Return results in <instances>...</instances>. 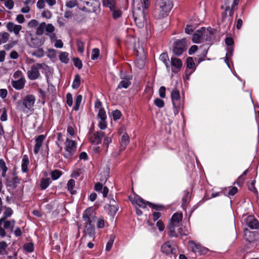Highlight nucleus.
<instances>
[{
    "label": "nucleus",
    "instance_id": "nucleus-38",
    "mask_svg": "<svg viewBox=\"0 0 259 259\" xmlns=\"http://www.w3.org/2000/svg\"><path fill=\"white\" fill-rule=\"evenodd\" d=\"M8 246L7 244L5 242H2L0 245V254L5 255L7 253L6 248Z\"/></svg>",
    "mask_w": 259,
    "mask_h": 259
},
{
    "label": "nucleus",
    "instance_id": "nucleus-37",
    "mask_svg": "<svg viewBox=\"0 0 259 259\" xmlns=\"http://www.w3.org/2000/svg\"><path fill=\"white\" fill-rule=\"evenodd\" d=\"M45 30L47 32V34L53 33L55 30V27L52 24H46L45 26Z\"/></svg>",
    "mask_w": 259,
    "mask_h": 259
},
{
    "label": "nucleus",
    "instance_id": "nucleus-35",
    "mask_svg": "<svg viewBox=\"0 0 259 259\" xmlns=\"http://www.w3.org/2000/svg\"><path fill=\"white\" fill-rule=\"evenodd\" d=\"M59 58L62 62L67 63L69 61L68 54L66 52H62L59 55Z\"/></svg>",
    "mask_w": 259,
    "mask_h": 259
},
{
    "label": "nucleus",
    "instance_id": "nucleus-41",
    "mask_svg": "<svg viewBox=\"0 0 259 259\" xmlns=\"http://www.w3.org/2000/svg\"><path fill=\"white\" fill-rule=\"evenodd\" d=\"M98 126L101 130H105L107 127L106 119H99Z\"/></svg>",
    "mask_w": 259,
    "mask_h": 259
},
{
    "label": "nucleus",
    "instance_id": "nucleus-5",
    "mask_svg": "<svg viewBox=\"0 0 259 259\" xmlns=\"http://www.w3.org/2000/svg\"><path fill=\"white\" fill-rule=\"evenodd\" d=\"M171 98L174 107V112L175 115L179 113L180 109L183 107V101L180 99L179 92L175 89L171 93Z\"/></svg>",
    "mask_w": 259,
    "mask_h": 259
},
{
    "label": "nucleus",
    "instance_id": "nucleus-46",
    "mask_svg": "<svg viewBox=\"0 0 259 259\" xmlns=\"http://www.w3.org/2000/svg\"><path fill=\"white\" fill-rule=\"evenodd\" d=\"M17 44V41L14 40L10 41L8 44L5 45L4 46V48L6 50H9L11 48H12L15 45H16Z\"/></svg>",
    "mask_w": 259,
    "mask_h": 259
},
{
    "label": "nucleus",
    "instance_id": "nucleus-54",
    "mask_svg": "<svg viewBox=\"0 0 259 259\" xmlns=\"http://www.w3.org/2000/svg\"><path fill=\"white\" fill-rule=\"evenodd\" d=\"M24 248L25 250L31 252L33 251V244L31 243L25 244L24 245Z\"/></svg>",
    "mask_w": 259,
    "mask_h": 259
},
{
    "label": "nucleus",
    "instance_id": "nucleus-28",
    "mask_svg": "<svg viewBox=\"0 0 259 259\" xmlns=\"http://www.w3.org/2000/svg\"><path fill=\"white\" fill-rule=\"evenodd\" d=\"M36 66L39 69H42V72L46 74L52 71V69L45 63H36Z\"/></svg>",
    "mask_w": 259,
    "mask_h": 259
},
{
    "label": "nucleus",
    "instance_id": "nucleus-15",
    "mask_svg": "<svg viewBox=\"0 0 259 259\" xmlns=\"http://www.w3.org/2000/svg\"><path fill=\"white\" fill-rule=\"evenodd\" d=\"M245 222L247 226L251 229H257L258 227L257 220L251 215L247 217Z\"/></svg>",
    "mask_w": 259,
    "mask_h": 259
},
{
    "label": "nucleus",
    "instance_id": "nucleus-47",
    "mask_svg": "<svg viewBox=\"0 0 259 259\" xmlns=\"http://www.w3.org/2000/svg\"><path fill=\"white\" fill-rule=\"evenodd\" d=\"M33 55L38 58L42 57L44 55V51L42 49H39L33 53Z\"/></svg>",
    "mask_w": 259,
    "mask_h": 259
},
{
    "label": "nucleus",
    "instance_id": "nucleus-45",
    "mask_svg": "<svg viewBox=\"0 0 259 259\" xmlns=\"http://www.w3.org/2000/svg\"><path fill=\"white\" fill-rule=\"evenodd\" d=\"M77 5L76 0H70L66 2V6L68 8H72Z\"/></svg>",
    "mask_w": 259,
    "mask_h": 259
},
{
    "label": "nucleus",
    "instance_id": "nucleus-55",
    "mask_svg": "<svg viewBox=\"0 0 259 259\" xmlns=\"http://www.w3.org/2000/svg\"><path fill=\"white\" fill-rule=\"evenodd\" d=\"M38 21L35 19L30 20L27 24L29 28H33L35 27L38 25Z\"/></svg>",
    "mask_w": 259,
    "mask_h": 259
},
{
    "label": "nucleus",
    "instance_id": "nucleus-24",
    "mask_svg": "<svg viewBox=\"0 0 259 259\" xmlns=\"http://www.w3.org/2000/svg\"><path fill=\"white\" fill-rule=\"evenodd\" d=\"M121 79H122V80L119 82L117 89H127L131 84L130 78H122L121 77Z\"/></svg>",
    "mask_w": 259,
    "mask_h": 259
},
{
    "label": "nucleus",
    "instance_id": "nucleus-18",
    "mask_svg": "<svg viewBox=\"0 0 259 259\" xmlns=\"http://www.w3.org/2000/svg\"><path fill=\"white\" fill-rule=\"evenodd\" d=\"M203 40V31L201 28L197 30L193 35L192 40L193 42L196 44L200 43Z\"/></svg>",
    "mask_w": 259,
    "mask_h": 259
},
{
    "label": "nucleus",
    "instance_id": "nucleus-57",
    "mask_svg": "<svg viewBox=\"0 0 259 259\" xmlns=\"http://www.w3.org/2000/svg\"><path fill=\"white\" fill-rule=\"evenodd\" d=\"M41 16L47 19H50L52 17V15L50 11L45 10L42 12Z\"/></svg>",
    "mask_w": 259,
    "mask_h": 259
},
{
    "label": "nucleus",
    "instance_id": "nucleus-17",
    "mask_svg": "<svg viewBox=\"0 0 259 259\" xmlns=\"http://www.w3.org/2000/svg\"><path fill=\"white\" fill-rule=\"evenodd\" d=\"M25 83V79H19L16 80H12L11 81L12 87L17 90L22 89L24 87Z\"/></svg>",
    "mask_w": 259,
    "mask_h": 259
},
{
    "label": "nucleus",
    "instance_id": "nucleus-63",
    "mask_svg": "<svg viewBox=\"0 0 259 259\" xmlns=\"http://www.w3.org/2000/svg\"><path fill=\"white\" fill-rule=\"evenodd\" d=\"M16 180H13L12 181H9L7 182V186L11 187L12 189L15 188L17 186Z\"/></svg>",
    "mask_w": 259,
    "mask_h": 259
},
{
    "label": "nucleus",
    "instance_id": "nucleus-19",
    "mask_svg": "<svg viewBox=\"0 0 259 259\" xmlns=\"http://www.w3.org/2000/svg\"><path fill=\"white\" fill-rule=\"evenodd\" d=\"M129 143V137L126 133L123 134L120 141V150H124Z\"/></svg>",
    "mask_w": 259,
    "mask_h": 259
},
{
    "label": "nucleus",
    "instance_id": "nucleus-8",
    "mask_svg": "<svg viewBox=\"0 0 259 259\" xmlns=\"http://www.w3.org/2000/svg\"><path fill=\"white\" fill-rule=\"evenodd\" d=\"M172 243L170 241H167L163 243L161 246V251L166 254H175L176 253V249L172 246Z\"/></svg>",
    "mask_w": 259,
    "mask_h": 259
},
{
    "label": "nucleus",
    "instance_id": "nucleus-11",
    "mask_svg": "<svg viewBox=\"0 0 259 259\" xmlns=\"http://www.w3.org/2000/svg\"><path fill=\"white\" fill-rule=\"evenodd\" d=\"M95 108L96 112H98L97 117L98 119L107 118L106 112L102 108V103L100 100H97L96 101L95 103Z\"/></svg>",
    "mask_w": 259,
    "mask_h": 259
},
{
    "label": "nucleus",
    "instance_id": "nucleus-36",
    "mask_svg": "<svg viewBox=\"0 0 259 259\" xmlns=\"http://www.w3.org/2000/svg\"><path fill=\"white\" fill-rule=\"evenodd\" d=\"M103 4L104 6L109 7L111 10H113L114 6L113 0H103Z\"/></svg>",
    "mask_w": 259,
    "mask_h": 259
},
{
    "label": "nucleus",
    "instance_id": "nucleus-2",
    "mask_svg": "<svg viewBox=\"0 0 259 259\" xmlns=\"http://www.w3.org/2000/svg\"><path fill=\"white\" fill-rule=\"evenodd\" d=\"M173 7L171 0H157L155 3L154 15L157 19L167 16Z\"/></svg>",
    "mask_w": 259,
    "mask_h": 259
},
{
    "label": "nucleus",
    "instance_id": "nucleus-42",
    "mask_svg": "<svg viewBox=\"0 0 259 259\" xmlns=\"http://www.w3.org/2000/svg\"><path fill=\"white\" fill-rule=\"evenodd\" d=\"M77 50L79 52L82 53L84 51V44L83 41L77 40H76Z\"/></svg>",
    "mask_w": 259,
    "mask_h": 259
},
{
    "label": "nucleus",
    "instance_id": "nucleus-12",
    "mask_svg": "<svg viewBox=\"0 0 259 259\" xmlns=\"http://www.w3.org/2000/svg\"><path fill=\"white\" fill-rule=\"evenodd\" d=\"M39 68L36 66V64L33 65L30 70L28 71V78L31 80H34L39 77L40 73L38 71Z\"/></svg>",
    "mask_w": 259,
    "mask_h": 259
},
{
    "label": "nucleus",
    "instance_id": "nucleus-9",
    "mask_svg": "<svg viewBox=\"0 0 259 259\" xmlns=\"http://www.w3.org/2000/svg\"><path fill=\"white\" fill-rule=\"evenodd\" d=\"M6 28L10 32L14 33L16 36H20V31L22 29V26L12 22H9L7 23Z\"/></svg>",
    "mask_w": 259,
    "mask_h": 259
},
{
    "label": "nucleus",
    "instance_id": "nucleus-26",
    "mask_svg": "<svg viewBox=\"0 0 259 259\" xmlns=\"http://www.w3.org/2000/svg\"><path fill=\"white\" fill-rule=\"evenodd\" d=\"M3 219L4 221L2 222V225H3L4 228L6 229H10L12 230L15 224V221H6V219Z\"/></svg>",
    "mask_w": 259,
    "mask_h": 259
},
{
    "label": "nucleus",
    "instance_id": "nucleus-16",
    "mask_svg": "<svg viewBox=\"0 0 259 259\" xmlns=\"http://www.w3.org/2000/svg\"><path fill=\"white\" fill-rule=\"evenodd\" d=\"M45 139V136L43 135H39L35 138V144L34 147V152L35 154H37L39 152L42 143Z\"/></svg>",
    "mask_w": 259,
    "mask_h": 259
},
{
    "label": "nucleus",
    "instance_id": "nucleus-30",
    "mask_svg": "<svg viewBox=\"0 0 259 259\" xmlns=\"http://www.w3.org/2000/svg\"><path fill=\"white\" fill-rule=\"evenodd\" d=\"M10 34L7 32H0V45L6 42L10 38Z\"/></svg>",
    "mask_w": 259,
    "mask_h": 259
},
{
    "label": "nucleus",
    "instance_id": "nucleus-21",
    "mask_svg": "<svg viewBox=\"0 0 259 259\" xmlns=\"http://www.w3.org/2000/svg\"><path fill=\"white\" fill-rule=\"evenodd\" d=\"M109 207V211L111 215L115 214L118 210L117 205L113 199L110 201Z\"/></svg>",
    "mask_w": 259,
    "mask_h": 259
},
{
    "label": "nucleus",
    "instance_id": "nucleus-60",
    "mask_svg": "<svg viewBox=\"0 0 259 259\" xmlns=\"http://www.w3.org/2000/svg\"><path fill=\"white\" fill-rule=\"evenodd\" d=\"M13 211L10 208H6L5 211L4 213V218L3 219H6V218L10 217L12 214Z\"/></svg>",
    "mask_w": 259,
    "mask_h": 259
},
{
    "label": "nucleus",
    "instance_id": "nucleus-40",
    "mask_svg": "<svg viewBox=\"0 0 259 259\" xmlns=\"http://www.w3.org/2000/svg\"><path fill=\"white\" fill-rule=\"evenodd\" d=\"M74 186H75V181L72 179L69 180L67 183V188H68V190L72 194L74 193V192L73 191V189Z\"/></svg>",
    "mask_w": 259,
    "mask_h": 259
},
{
    "label": "nucleus",
    "instance_id": "nucleus-3",
    "mask_svg": "<svg viewBox=\"0 0 259 259\" xmlns=\"http://www.w3.org/2000/svg\"><path fill=\"white\" fill-rule=\"evenodd\" d=\"M82 217L86 222L84 229L85 236L89 235L91 237H94L95 234V227L92 223L95 221L96 217L93 214V209L88 208L85 209L82 214Z\"/></svg>",
    "mask_w": 259,
    "mask_h": 259
},
{
    "label": "nucleus",
    "instance_id": "nucleus-31",
    "mask_svg": "<svg viewBox=\"0 0 259 259\" xmlns=\"http://www.w3.org/2000/svg\"><path fill=\"white\" fill-rule=\"evenodd\" d=\"M80 84V77L78 74L75 76L74 80L72 83V87L74 89H76L79 88Z\"/></svg>",
    "mask_w": 259,
    "mask_h": 259
},
{
    "label": "nucleus",
    "instance_id": "nucleus-10",
    "mask_svg": "<svg viewBox=\"0 0 259 259\" xmlns=\"http://www.w3.org/2000/svg\"><path fill=\"white\" fill-rule=\"evenodd\" d=\"M186 45V40L185 39H183L177 42L173 50L174 54L177 56L181 55L185 50Z\"/></svg>",
    "mask_w": 259,
    "mask_h": 259
},
{
    "label": "nucleus",
    "instance_id": "nucleus-34",
    "mask_svg": "<svg viewBox=\"0 0 259 259\" xmlns=\"http://www.w3.org/2000/svg\"><path fill=\"white\" fill-rule=\"evenodd\" d=\"M50 184V179L49 178H45L42 179L40 181V186L41 189L42 190L46 189Z\"/></svg>",
    "mask_w": 259,
    "mask_h": 259
},
{
    "label": "nucleus",
    "instance_id": "nucleus-43",
    "mask_svg": "<svg viewBox=\"0 0 259 259\" xmlns=\"http://www.w3.org/2000/svg\"><path fill=\"white\" fill-rule=\"evenodd\" d=\"M62 175V172L59 170H55L51 173V177L54 180L58 179Z\"/></svg>",
    "mask_w": 259,
    "mask_h": 259
},
{
    "label": "nucleus",
    "instance_id": "nucleus-49",
    "mask_svg": "<svg viewBox=\"0 0 259 259\" xmlns=\"http://www.w3.org/2000/svg\"><path fill=\"white\" fill-rule=\"evenodd\" d=\"M99 55V50L98 49H94L92 52L91 59L95 60L97 59Z\"/></svg>",
    "mask_w": 259,
    "mask_h": 259
},
{
    "label": "nucleus",
    "instance_id": "nucleus-44",
    "mask_svg": "<svg viewBox=\"0 0 259 259\" xmlns=\"http://www.w3.org/2000/svg\"><path fill=\"white\" fill-rule=\"evenodd\" d=\"M0 168L3 171L2 176H4L7 170V168L6 167L5 161L2 159H0Z\"/></svg>",
    "mask_w": 259,
    "mask_h": 259
},
{
    "label": "nucleus",
    "instance_id": "nucleus-13",
    "mask_svg": "<svg viewBox=\"0 0 259 259\" xmlns=\"http://www.w3.org/2000/svg\"><path fill=\"white\" fill-rule=\"evenodd\" d=\"M189 244L192 250L196 253H205L207 249L199 244H196L194 241H189Z\"/></svg>",
    "mask_w": 259,
    "mask_h": 259
},
{
    "label": "nucleus",
    "instance_id": "nucleus-27",
    "mask_svg": "<svg viewBox=\"0 0 259 259\" xmlns=\"http://www.w3.org/2000/svg\"><path fill=\"white\" fill-rule=\"evenodd\" d=\"M183 215L182 213L177 212L173 214L170 222L174 224H178L182 220Z\"/></svg>",
    "mask_w": 259,
    "mask_h": 259
},
{
    "label": "nucleus",
    "instance_id": "nucleus-51",
    "mask_svg": "<svg viewBox=\"0 0 259 259\" xmlns=\"http://www.w3.org/2000/svg\"><path fill=\"white\" fill-rule=\"evenodd\" d=\"M112 135L110 133L107 134V136L105 137L104 140V144L106 145L107 147L108 145L111 142Z\"/></svg>",
    "mask_w": 259,
    "mask_h": 259
},
{
    "label": "nucleus",
    "instance_id": "nucleus-32",
    "mask_svg": "<svg viewBox=\"0 0 259 259\" xmlns=\"http://www.w3.org/2000/svg\"><path fill=\"white\" fill-rule=\"evenodd\" d=\"M159 59L165 64L167 68H169L168 66L169 58L167 54H161L159 57Z\"/></svg>",
    "mask_w": 259,
    "mask_h": 259
},
{
    "label": "nucleus",
    "instance_id": "nucleus-14",
    "mask_svg": "<svg viewBox=\"0 0 259 259\" xmlns=\"http://www.w3.org/2000/svg\"><path fill=\"white\" fill-rule=\"evenodd\" d=\"M105 133L103 132H97L95 133L91 137V142L96 144L101 143L102 138L104 137Z\"/></svg>",
    "mask_w": 259,
    "mask_h": 259
},
{
    "label": "nucleus",
    "instance_id": "nucleus-29",
    "mask_svg": "<svg viewBox=\"0 0 259 259\" xmlns=\"http://www.w3.org/2000/svg\"><path fill=\"white\" fill-rule=\"evenodd\" d=\"M171 63L173 67L176 69H180L182 66V63L180 59L173 58H171Z\"/></svg>",
    "mask_w": 259,
    "mask_h": 259
},
{
    "label": "nucleus",
    "instance_id": "nucleus-59",
    "mask_svg": "<svg viewBox=\"0 0 259 259\" xmlns=\"http://www.w3.org/2000/svg\"><path fill=\"white\" fill-rule=\"evenodd\" d=\"M67 104L69 106H71L72 105L73 99L71 94L68 93L66 95Z\"/></svg>",
    "mask_w": 259,
    "mask_h": 259
},
{
    "label": "nucleus",
    "instance_id": "nucleus-50",
    "mask_svg": "<svg viewBox=\"0 0 259 259\" xmlns=\"http://www.w3.org/2000/svg\"><path fill=\"white\" fill-rule=\"evenodd\" d=\"M5 6L9 10H11L13 8L14 4L12 0H7L5 1Z\"/></svg>",
    "mask_w": 259,
    "mask_h": 259
},
{
    "label": "nucleus",
    "instance_id": "nucleus-48",
    "mask_svg": "<svg viewBox=\"0 0 259 259\" xmlns=\"http://www.w3.org/2000/svg\"><path fill=\"white\" fill-rule=\"evenodd\" d=\"M13 77L16 79H25L22 72L20 70L16 71L14 73Z\"/></svg>",
    "mask_w": 259,
    "mask_h": 259
},
{
    "label": "nucleus",
    "instance_id": "nucleus-33",
    "mask_svg": "<svg viewBox=\"0 0 259 259\" xmlns=\"http://www.w3.org/2000/svg\"><path fill=\"white\" fill-rule=\"evenodd\" d=\"M45 22L41 23L37 27V29L36 30V34L38 35L42 34V33L44 32V30H45Z\"/></svg>",
    "mask_w": 259,
    "mask_h": 259
},
{
    "label": "nucleus",
    "instance_id": "nucleus-25",
    "mask_svg": "<svg viewBox=\"0 0 259 259\" xmlns=\"http://www.w3.org/2000/svg\"><path fill=\"white\" fill-rule=\"evenodd\" d=\"M133 203H136L139 207L142 208H145L146 206V204L144 200L140 197L139 196H136L134 198V200L132 201Z\"/></svg>",
    "mask_w": 259,
    "mask_h": 259
},
{
    "label": "nucleus",
    "instance_id": "nucleus-6",
    "mask_svg": "<svg viewBox=\"0 0 259 259\" xmlns=\"http://www.w3.org/2000/svg\"><path fill=\"white\" fill-rule=\"evenodd\" d=\"M65 146L64 156L66 158H70L76 151V143L75 141L67 138L65 142Z\"/></svg>",
    "mask_w": 259,
    "mask_h": 259
},
{
    "label": "nucleus",
    "instance_id": "nucleus-61",
    "mask_svg": "<svg viewBox=\"0 0 259 259\" xmlns=\"http://www.w3.org/2000/svg\"><path fill=\"white\" fill-rule=\"evenodd\" d=\"M105 222L103 219L100 218L97 222V227L98 228H103L104 227Z\"/></svg>",
    "mask_w": 259,
    "mask_h": 259
},
{
    "label": "nucleus",
    "instance_id": "nucleus-4",
    "mask_svg": "<svg viewBox=\"0 0 259 259\" xmlns=\"http://www.w3.org/2000/svg\"><path fill=\"white\" fill-rule=\"evenodd\" d=\"M35 102V98L33 95H27L24 97L22 102L17 103L18 109L24 113L31 112Z\"/></svg>",
    "mask_w": 259,
    "mask_h": 259
},
{
    "label": "nucleus",
    "instance_id": "nucleus-64",
    "mask_svg": "<svg viewBox=\"0 0 259 259\" xmlns=\"http://www.w3.org/2000/svg\"><path fill=\"white\" fill-rule=\"evenodd\" d=\"M156 226L160 231H163L165 228V226L161 220H159L157 222Z\"/></svg>",
    "mask_w": 259,
    "mask_h": 259
},
{
    "label": "nucleus",
    "instance_id": "nucleus-1",
    "mask_svg": "<svg viewBox=\"0 0 259 259\" xmlns=\"http://www.w3.org/2000/svg\"><path fill=\"white\" fill-rule=\"evenodd\" d=\"M150 0L133 1V16L136 25L142 28L144 26L145 22V10L148 8L150 5Z\"/></svg>",
    "mask_w": 259,
    "mask_h": 259
},
{
    "label": "nucleus",
    "instance_id": "nucleus-62",
    "mask_svg": "<svg viewBox=\"0 0 259 259\" xmlns=\"http://www.w3.org/2000/svg\"><path fill=\"white\" fill-rule=\"evenodd\" d=\"M16 20L19 23H23L25 22V18L23 15L22 14H19L16 16Z\"/></svg>",
    "mask_w": 259,
    "mask_h": 259
},
{
    "label": "nucleus",
    "instance_id": "nucleus-23",
    "mask_svg": "<svg viewBox=\"0 0 259 259\" xmlns=\"http://www.w3.org/2000/svg\"><path fill=\"white\" fill-rule=\"evenodd\" d=\"M176 227V224H174V223L170 222L168 227V235L170 237H177L178 234L175 231V228Z\"/></svg>",
    "mask_w": 259,
    "mask_h": 259
},
{
    "label": "nucleus",
    "instance_id": "nucleus-56",
    "mask_svg": "<svg viewBox=\"0 0 259 259\" xmlns=\"http://www.w3.org/2000/svg\"><path fill=\"white\" fill-rule=\"evenodd\" d=\"M113 242H114L113 239L110 238L109 240V241H108V242L106 244V250L107 251H109L111 250L112 246L113 245Z\"/></svg>",
    "mask_w": 259,
    "mask_h": 259
},
{
    "label": "nucleus",
    "instance_id": "nucleus-52",
    "mask_svg": "<svg viewBox=\"0 0 259 259\" xmlns=\"http://www.w3.org/2000/svg\"><path fill=\"white\" fill-rule=\"evenodd\" d=\"M155 105L159 108H162L164 106V102L162 100L160 99H156L154 100Z\"/></svg>",
    "mask_w": 259,
    "mask_h": 259
},
{
    "label": "nucleus",
    "instance_id": "nucleus-20",
    "mask_svg": "<svg viewBox=\"0 0 259 259\" xmlns=\"http://www.w3.org/2000/svg\"><path fill=\"white\" fill-rule=\"evenodd\" d=\"M28 157L26 155H24L23 156L22 163H21V168L22 170L24 172H26L28 171V165L29 164Z\"/></svg>",
    "mask_w": 259,
    "mask_h": 259
},
{
    "label": "nucleus",
    "instance_id": "nucleus-22",
    "mask_svg": "<svg viewBox=\"0 0 259 259\" xmlns=\"http://www.w3.org/2000/svg\"><path fill=\"white\" fill-rule=\"evenodd\" d=\"M202 31H203V40H209L211 38V35L212 34V30L211 28H201Z\"/></svg>",
    "mask_w": 259,
    "mask_h": 259
},
{
    "label": "nucleus",
    "instance_id": "nucleus-53",
    "mask_svg": "<svg viewBox=\"0 0 259 259\" xmlns=\"http://www.w3.org/2000/svg\"><path fill=\"white\" fill-rule=\"evenodd\" d=\"M112 115L113 118L114 120L119 119L121 115L120 111L118 110L114 111L112 113Z\"/></svg>",
    "mask_w": 259,
    "mask_h": 259
},
{
    "label": "nucleus",
    "instance_id": "nucleus-7",
    "mask_svg": "<svg viewBox=\"0 0 259 259\" xmlns=\"http://www.w3.org/2000/svg\"><path fill=\"white\" fill-rule=\"evenodd\" d=\"M135 54L137 56V65L139 68H142L144 65V60L145 59L146 53L142 46L135 48Z\"/></svg>",
    "mask_w": 259,
    "mask_h": 259
},
{
    "label": "nucleus",
    "instance_id": "nucleus-58",
    "mask_svg": "<svg viewBox=\"0 0 259 259\" xmlns=\"http://www.w3.org/2000/svg\"><path fill=\"white\" fill-rule=\"evenodd\" d=\"M187 67L189 68H193L195 65L194 61L191 57H189L187 59Z\"/></svg>",
    "mask_w": 259,
    "mask_h": 259
},
{
    "label": "nucleus",
    "instance_id": "nucleus-39",
    "mask_svg": "<svg viewBox=\"0 0 259 259\" xmlns=\"http://www.w3.org/2000/svg\"><path fill=\"white\" fill-rule=\"evenodd\" d=\"M82 96L79 95H78L76 98V99H75V106L74 107V109L75 110V111H77L78 110V108H79V105L80 104V103L82 101Z\"/></svg>",
    "mask_w": 259,
    "mask_h": 259
}]
</instances>
